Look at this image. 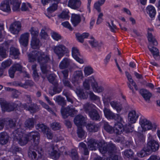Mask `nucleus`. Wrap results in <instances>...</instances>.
Returning a JSON list of instances; mask_svg holds the SVG:
<instances>
[{
    "instance_id": "36",
    "label": "nucleus",
    "mask_w": 160,
    "mask_h": 160,
    "mask_svg": "<svg viewBox=\"0 0 160 160\" xmlns=\"http://www.w3.org/2000/svg\"><path fill=\"white\" fill-rule=\"evenodd\" d=\"M86 127L90 132H96L98 128L94 123H89L86 125Z\"/></svg>"
},
{
    "instance_id": "57",
    "label": "nucleus",
    "mask_w": 160,
    "mask_h": 160,
    "mask_svg": "<svg viewBox=\"0 0 160 160\" xmlns=\"http://www.w3.org/2000/svg\"><path fill=\"white\" fill-rule=\"evenodd\" d=\"M50 126L52 129L54 131L58 130L61 128L60 124L57 122L52 123L51 124Z\"/></svg>"
},
{
    "instance_id": "5",
    "label": "nucleus",
    "mask_w": 160,
    "mask_h": 160,
    "mask_svg": "<svg viewBox=\"0 0 160 160\" xmlns=\"http://www.w3.org/2000/svg\"><path fill=\"white\" fill-rule=\"evenodd\" d=\"M103 112L106 117L108 119H114L117 122H121L122 121V118L118 114H115L108 108H105Z\"/></svg>"
},
{
    "instance_id": "24",
    "label": "nucleus",
    "mask_w": 160,
    "mask_h": 160,
    "mask_svg": "<svg viewBox=\"0 0 160 160\" xmlns=\"http://www.w3.org/2000/svg\"><path fill=\"white\" fill-rule=\"evenodd\" d=\"M123 120L121 122H118L116 123L114 125L113 127V130H114L113 133H116L117 135L120 134L122 132L123 125L122 123Z\"/></svg>"
},
{
    "instance_id": "49",
    "label": "nucleus",
    "mask_w": 160,
    "mask_h": 160,
    "mask_svg": "<svg viewBox=\"0 0 160 160\" xmlns=\"http://www.w3.org/2000/svg\"><path fill=\"white\" fill-rule=\"evenodd\" d=\"M147 147L146 146L144 147L143 149L140 152L137 153L138 156L141 157H143L146 156L148 155V152H150L149 151H148L146 150Z\"/></svg>"
},
{
    "instance_id": "55",
    "label": "nucleus",
    "mask_w": 160,
    "mask_h": 160,
    "mask_svg": "<svg viewBox=\"0 0 160 160\" xmlns=\"http://www.w3.org/2000/svg\"><path fill=\"white\" fill-rule=\"evenodd\" d=\"M29 111L31 113H34L38 111L39 110V108L38 106L36 104H33L31 106L29 107Z\"/></svg>"
},
{
    "instance_id": "3",
    "label": "nucleus",
    "mask_w": 160,
    "mask_h": 160,
    "mask_svg": "<svg viewBox=\"0 0 160 160\" xmlns=\"http://www.w3.org/2000/svg\"><path fill=\"white\" fill-rule=\"evenodd\" d=\"M139 123L142 129V131H145L150 129H153L155 130L156 129V125H152L151 122L147 119L141 118L139 121Z\"/></svg>"
},
{
    "instance_id": "37",
    "label": "nucleus",
    "mask_w": 160,
    "mask_h": 160,
    "mask_svg": "<svg viewBox=\"0 0 160 160\" xmlns=\"http://www.w3.org/2000/svg\"><path fill=\"white\" fill-rule=\"evenodd\" d=\"M70 60L67 58H64L60 62L59 65V67L61 69H63L67 68L68 66Z\"/></svg>"
},
{
    "instance_id": "53",
    "label": "nucleus",
    "mask_w": 160,
    "mask_h": 160,
    "mask_svg": "<svg viewBox=\"0 0 160 160\" xmlns=\"http://www.w3.org/2000/svg\"><path fill=\"white\" fill-rule=\"evenodd\" d=\"M36 128L37 129L44 132L48 128L46 126L43 124H38L36 126Z\"/></svg>"
},
{
    "instance_id": "12",
    "label": "nucleus",
    "mask_w": 160,
    "mask_h": 160,
    "mask_svg": "<svg viewBox=\"0 0 160 160\" xmlns=\"http://www.w3.org/2000/svg\"><path fill=\"white\" fill-rule=\"evenodd\" d=\"M85 80H87L89 83L92 82L91 86L93 90H103L105 89L103 86L98 85V83L95 81L93 76L89 77Z\"/></svg>"
},
{
    "instance_id": "22",
    "label": "nucleus",
    "mask_w": 160,
    "mask_h": 160,
    "mask_svg": "<svg viewBox=\"0 0 160 160\" xmlns=\"http://www.w3.org/2000/svg\"><path fill=\"white\" fill-rule=\"evenodd\" d=\"M138 116L136 114V111L132 110L130 111L128 114V120L131 123H134L138 118Z\"/></svg>"
},
{
    "instance_id": "20",
    "label": "nucleus",
    "mask_w": 160,
    "mask_h": 160,
    "mask_svg": "<svg viewBox=\"0 0 160 160\" xmlns=\"http://www.w3.org/2000/svg\"><path fill=\"white\" fill-rule=\"evenodd\" d=\"M95 108L92 111L89 112L88 114L90 119L95 121H99L100 118V116L98 111Z\"/></svg>"
},
{
    "instance_id": "42",
    "label": "nucleus",
    "mask_w": 160,
    "mask_h": 160,
    "mask_svg": "<svg viewBox=\"0 0 160 160\" xmlns=\"http://www.w3.org/2000/svg\"><path fill=\"white\" fill-rule=\"evenodd\" d=\"M5 121V125L7 127H9L10 128H12L15 127L16 123L12 119H4Z\"/></svg>"
},
{
    "instance_id": "6",
    "label": "nucleus",
    "mask_w": 160,
    "mask_h": 160,
    "mask_svg": "<svg viewBox=\"0 0 160 160\" xmlns=\"http://www.w3.org/2000/svg\"><path fill=\"white\" fill-rule=\"evenodd\" d=\"M0 104L2 109L8 112L13 111L17 107V105L15 103H8L5 100L2 98L0 99Z\"/></svg>"
},
{
    "instance_id": "39",
    "label": "nucleus",
    "mask_w": 160,
    "mask_h": 160,
    "mask_svg": "<svg viewBox=\"0 0 160 160\" xmlns=\"http://www.w3.org/2000/svg\"><path fill=\"white\" fill-rule=\"evenodd\" d=\"M76 93L80 98L86 99L88 97V92L86 91H76Z\"/></svg>"
},
{
    "instance_id": "54",
    "label": "nucleus",
    "mask_w": 160,
    "mask_h": 160,
    "mask_svg": "<svg viewBox=\"0 0 160 160\" xmlns=\"http://www.w3.org/2000/svg\"><path fill=\"white\" fill-rule=\"evenodd\" d=\"M133 127H132L131 125L129 124L126 125L122 128V130L126 133H128L132 132V131Z\"/></svg>"
},
{
    "instance_id": "26",
    "label": "nucleus",
    "mask_w": 160,
    "mask_h": 160,
    "mask_svg": "<svg viewBox=\"0 0 160 160\" xmlns=\"http://www.w3.org/2000/svg\"><path fill=\"white\" fill-rule=\"evenodd\" d=\"M36 123L37 120L35 118H29L26 120L25 122V126L27 128H32L34 127Z\"/></svg>"
},
{
    "instance_id": "17",
    "label": "nucleus",
    "mask_w": 160,
    "mask_h": 160,
    "mask_svg": "<svg viewBox=\"0 0 160 160\" xmlns=\"http://www.w3.org/2000/svg\"><path fill=\"white\" fill-rule=\"evenodd\" d=\"M87 144L90 150H96L99 148V143L97 141L93 138L88 140Z\"/></svg>"
},
{
    "instance_id": "58",
    "label": "nucleus",
    "mask_w": 160,
    "mask_h": 160,
    "mask_svg": "<svg viewBox=\"0 0 160 160\" xmlns=\"http://www.w3.org/2000/svg\"><path fill=\"white\" fill-rule=\"evenodd\" d=\"M16 71H21L22 70V67L19 64L15 63L11 67Z\"/></svg>"
},
{
    "instance_id": "64",
    "label": "nucleus",
    "mask_w": 160,
    "mask_h": 160,
    "mask_svg": "<svg viewBox=\"0 0 160 160\" xmlns=\"http://www.w3.org/2000/svg\"><path fill=\"white\" fill-rule=\"evenodd\" d=\"M52 38L56 41H58L61 39V36L58 33L54 32L52 33Z\"/></svg>"
},
{
    "instance_id": "23",
    "label": "nucleus",
    "mask_w": 160,
    "mask_h": 160,
    "mask_svg": "<svg viewBox=\"0 0 160 160\" xmlns=\"http://www.w3.org/2000/svg\"><path fill=\"white\" fill-rule=\"evenodd\" d=\"M0 9L5 12H10L11 9L9 1L5 0L2 2L0 5Z\"/></svg>"
},
{
    "instance_id": "21",
    "label": "nucleus",
    "mask_w": 160,
    "mask_h": 160,
    "mask_svg": "<svg viewBox=\"0 0 160 160\" xmlns=\"http://www.w3.org/2000/svg\"><path fill=\"white\" fill-rule=\"evenodd\" d=\"M56 75L54 74H51L48 77V79L49 82L54 86V89H53V90H56L55 89H61V88H58V81L56 79Z\"/></svg>"
},
{
    "instance_id": "40",
    "label": "nucleus",
    "mask_w": 160,
    "mask_h": 160,
    "mask_svg": "<svg viewBox=\"0 0 160 160\" xmlns=\"http://www.w3.org/2000/svg\"><path fill=\"white\" fill-rule=\"evenodd\" d=\"M105 0H98L96 2L94 5V8L99 12H101V9L100 7L105 2Z\"/></svg>"
},
{
    "instance_id": "61",
    "label": "nucleus",
    "mask_w": 160,
    "mask_h": 160,
    "mask_svg": "<svg viewBox=\"0 0 160 160\" xmlns=\"http://www.w3.org/2000/svg\"><path fill=\"white\" fill-rule=\"evenodd\" d=\"M30 31L32 36V38H37V37L38 35V32L34 30L33 27H32L30 30Z\"/></svg>"
},
{
    "instance_id": "14",
    "label": "nucleus",
    "mask_w": 160,
    "mask_h": 160,
    "mask_svg": "<svg viewBox=\"0 0 160 160\" xmlns=\"http://www.w3.org/2000/svg\"><path fill=\"white\" fill-rule=\"evenodd\" d=\"M72 57L78 62L83 63L84 62L83 59L80 58L81 55L79 50L76 47H73L72 50Z\"/></svg>"
},
{
    "instance_id": "18",
    "label": "nucleus",
    "mask_w": 160,
    "mask_h": 160,
    "mask_svg": "<svg viewBox=\"0 0 160 160\" xmlns=\"http://www.w3.org/2000/svg\"><path fill=\"white\" fill-rule=\"evenodd\" d=\"M83 78V73L81 70L76 71L74 72L71 78V81L72 83H74L80 79H82Z\"/></svg>"
},
{
    "instance_id": "32",
    "label": "nucleus",
    "mask_w": 160,
    "mask_h": 160,
    "mask_svg": "<svg viewBox=\"0 0 160 160\" xmlns=\"http://www.w3.org/2000/svg\"><path fill=\"white\" fill-rule=\"evenodd\" d=\"M146 12L151 18L154 17L156 14L154 7L151 5H148L147 7Z\"/></svg>"
},
{
    "instance_id": "43",
    "label": "nucleus",
    "mask_w": 160,
    "mask_h": 160,
    "mask_svg": "<svg viewBox=\"0 0 160 160\" xmlns=\"http://www.w3.org/2000/svg\"><path fill=\"white\" fill-rule=\"evenodd\" d=\"M108 145V152L111 153H116L117 152V148L116 146L111 142H110Z\"/></svg>"
},
{
    "instance_id": "35",
    "label": "nucleus",
    "mask_w": 160,
    "mask_h": 160,
    "mask_svg": "<svg viewBox=\"0 0 160 160\" xmlns=\"http://www.w3.org/2000/svg\"><path fill=\"white\" fill-rule=\"evenodd\" d=\"M148 39L149 42H151L154 45H157L158 44V42L155 38L153 37L152 33L150 32L153 30L152 29H148Z\"/></svg>"
},
{
    "instance_id": "44",
    "label": "nucleus",
    "mask_w": 160,
    "mask_h": 160,
    "mask_svg": "<svg viewBox=\"0 0 160 160\" xmlns=\"http://www.w3.org/2000/svg\"><path fill=\"white\" fill-rule=\"evenodd\" d=\"M33 84L34 82L32 80H26L25 83L23 84L21 83H18V85L26 88L27 86H33Z\"/></svg>"
},
{
    "instance_id": "63",
    "label": "nucleus",
    "mask_w": 160,
    "mask_h": 160,
    "mask_svg": "<svg viewBox=\"0 0 160 160\" xmlns=\"http://www.w3.org/2000/svg\"><path fill=\"white\" fill-rule=\"evenodd\" d=\"M124 155L127 157L129 158L131 157L133 154L132 151L131 149L126 150L124 152Z\"/></svg>"
},
{
    "instance_id": "30",
    "label": "nucleus",
    "mask_w": 160,
    "mask_h": 160,
    "mask_svg": "<svg viewBox=\"0 0 160 160\" xmlns=\"http://www.w3.org/2000/svg\"><path fill=\"white\" fill-rule=\"evenodd\" d=\"M96 106L92 103H87L85 104L83 106V109L86 113L89 114V112L96 108Z\"/></svg>"
},
{
    "instance_id": "15",
    "label": "nucleus",
    "mask_w": 160,
    "mask_h": 160,
    "mask_svg": "<svg viewBox=\"0 0 160 160\" xmlns=\"http://www.w3.org/2000/svg\"><path fill=\"white\" fill-rule=\"evenodd\" d=\"M81 3L80 0H69L68 5L72 9L78 10L81 7Z\"/></svg>"
},
{
    "instance_id": "48",
    "label": "nucleus",
    "mask_w": 160,
    "mask_h": 160,
    "mask_svg": "<svg viewBox=\"0 0 160 160\" xmlns=\"http://www.w3.org/2000/svg\"><path fill=\"white\" fill-rule=\"evenodd\" d=\"M104 128L107 132L111 134L113 133V128L110 126L107 122L104 123Z\"/></svg>"
},
{
    "instance_id": "38",
    "label": "nucleus",
    "mask_w": 160,
    "mask_h": 160,
    "mask_svg": "<svg viewBox=\"0 0 160 160\" xmlns=\"http://www.w3.org/2000/svg\"><path fill=\"white\" fill-rule=\"evenodd\" d=\"M55 101L58 105L62 106V108L64 107V106L66 104V101L64 98L60 96L56 97Z\"/></svg>"
},
{
    "instance_id": "19",
    "label": "nucleus",
    "mask_w": 160,
    "mask_h": 160,
    "mask_svg": "<svg viewBox=\"0 0 160 160\" xmlns=\"http://www.w3.org/2000/svg\"><path fill=\"white\" fill-rule=\"evenodd\" d=\"M29 34L26 32L22 34L20 38L19 42L21 45L24 47L27 46L28 42V38Z\"/></svg>"
},
{
    "instance_id": "33",
    "label": "nucleus",
    "mask_w": 160,
    "mask_h": 160,
    "mask_svg": "<svg viewBox=\"0 0 160 160\" xmlns=\"http://www.w3.org/2000/svg\"><path fill=\"white\" fill-rule=\"evenodd\" d=\"M31 47L33 49H38L41 46L39 39L36 38H32L31 42Z\"/></svg>"
},
{
    "instance_id": "11",
    "label": "nucleus",
    "mask_w": 160,
    "mask_h": 160,
    "mask_svg": "<svg viewBox=\"0 0 160 160\" xmlns=\"http://www.w3.org/2000/svg\"><path fill=\"white\" fill-rule=\"evenodd\" d=\"M9 43L8 41L5 42L0 47V56L3 58H6L8 56V50Z\"/></svg>"
},
{
    "instance_id": "7",
    "label": "nucleus",
    "mask_w": 160,
    "mask_h": 160,
    "mask_svg": "<svg viewBox=\"0 0 160 160\" xmlns=\"http://www.w3.org/2000/svg\"><path fill=\"white\" fill-rule=\"evenodd\" d=\"M53 50L54 53L58 56L59 59L68 51V49L62 44L55 46L53 48Z\"/></svg>"
},
{
    "instance_id": "62",
    "label": "nucleus",
    "mask_w": 160,
    "mask_h": 160,
    "mask_svg": "<svg viewBox=\"0 0 160 160\" xmlns=\"http://www.w3.org/2000/svg\"><path fill=\"white\" fill-rule=\"evenodd\" d=\"M71 157L72 160H78V156L75 150H72L71 151Z\"/></svg>"
},
{
    "instance_id": "28",
    "label": "nucleus",
    "mask_w": 160,
    "mask_h": 160,
    "mask_svg": "<svg viewBox=\"0 0 160 160\" xmlns=\"http://www.w3.org/2000/svg\"><path fill=\"white\" fill-rule=\"evenodd\" d=\"M149 50L152 54L155 59L159 58V52L158 49L156 47L152 46L151 44H149L148 46Z\"/></svg>"
},
{
    "instance_id": "50",
    "label": "nucleus",
    "mask_w": 160,
    "mask_h": 160,
    "mask_svg": "<svg viewBox=\"0 0 160 160\" xmlns=\"http://www.w3.org/2000/svg\"><path fill=\"white\" fill-rule=\"evenodd\" d=\"M9 150L10 152H12L13 154H16L17 153L21 152V148L18 146L13 145L10 148Z\"/></svg>"
},
{
    "instance_id": "59",
    "label": "nucleus",
    "mask_w": 160,
    "mask_h": 160,
    "mask_svg": "<svg viewBox=\"0 0 160 160\" xmlns=\"http://www.w3.org/2000/svg\"><path fill=\"white\" fill-rule=\"evenodd\" d=\"M77 133L78 137L82 138L84 136L85 134V132L82 128L81 127H78L77 130Z\"/></svg>"
},
{
    "instance_id": "52",
    "label": "nucleus",
    "mask_w": 160,
    "mask_h": 160,
    "mask_svg": "<svg viewBox=\"0 0 160 160\" xmlns=\"http://www.w3.org/2000/svg\"><path fill=\"white\" fill-rule=\"evenodd\" d=\"M106 25L109 27L110 31L112 32H115L117 27L116 25L114 24L113 21H111V24L109 22H107Z\"/></svg>"
},
{
    "instance_id": "25",
    "label": "nucleus",
    "mask_w": 160,
    "mask_h": 160,
    "mask_svg": "<svg viewBox=\"0 0 160 160\" xmlns=\"http://www.w3.org/2000/svg\"><path fill=\"white\" fill-rule=\"evenodd\" d=\"M71 20L72 24L75 27L78 25L81 21L80 16L79 14H72Z\"/></svg>"
},
{
    "instance_id": "41",
    "label": "nucleus",
    "mask_w": 160,
    "mask_h": 160,
    "mask_svg": "<svg viewBox=\"0 0 160 160\" xmlns=\"http://www.w3.org/2000/svg\"><path fill=\"white\" fill-rule=\"evenodd\" d=\"M10 54L12 55L15 59H17L20 54L19 50L14 47H12L10 48Z\"/></svg>"
},
{
    "instance_id": "8",
    "label": "nucleus",
    "mask_w": 160,
    "mask_h": 160,
    "mask_svg": "<svg viewBox=\"0 0 160 160\" xmlns=\"http://www.w3.org/2000/svg\"><path fill=\"white\" fill-rule=\"evenodd\" d=\"M48 146L47 148V151L51 158L55 159H58L61 154L60 151L55 149L52 144L49 143Z\"/></svg>"
},
{
    "instance_id": "9",
    "label": "nucleus",
    "mask_w": 160,
    "mask_h": 160,
    "mask_svg": "<svg viewBox=\"0 0 160 160\" xmlns=\"http://www.w3.org/2000/svg\"><path fill=\"white\" fill-rule=\"evenodd\" d=\"M146 147L147 151L155 152L158 149L159 146L158 142L151 139L148 141Z\"/></svg>"
},
{
    "instance_id": "47",
    "label": "nucleus",
    "mask_w": 160,
    "mask_h": 160,
    "mask_svg": "<svg viewBox=\"0 0 160 160\" xmlns=\"http://www.w3.org/2000/svg\"><path fill=\"white\" fill-rule=\"evenodd\" d=\"M79 147L80 149H83L84 151V155H87L89 154L88 149L85 143L83 142L80 143L79 144Z\"/></svg>"
},
{
    "instance_id": "1",
    "label": "nucleus",
    "mask_w": 160,
    "mask_h": 160,
    "mask_svg": "<svg viewBox=\"0 0 160 160\" xmlns=\"http://www.w3.org/2000/svg\"><path fill=\"white\" fill-rule=\"evenodd\" d=\"M21 129L18 128L14 131L13 133L14 139L18 142L21 146L27 144L29 139H33L36 145H37L39 142L40 134L37 131L32 132L27 134L21 131Z\"/></svg>"
},
{
    "instance_id": "56",
    "label": "nucleus",
    "mask_w": 160,
    "mask_h": 160,
    "mask_svg": "<svg viewBox=\"0 0 160 160\" xmlns=\"http://www.w3.org/2000/svg\"><path fill=\"white\" fill-rule=\"evenodd\" d=\"M58 8L57 3H53L47 9V12L49 13H52L56 10Z\"/></svg>"
},
{
    "instance_id": "29",
    "label": "nucleus",
    "mask_w": 160,
    "mask_h": 160,
    "mask_svg": "<svg viewBox=\"0 0 160 160\" xmlns=\"http://www.w3.org/2000/svg\"><path fill=\"white\" fill-rule=\"evenodd\" d=\"M9 139V136L7 133L2 132L0 133V144L2 145L6 144Z\"/></svg>"
},
{
    "instance_id": "60",
    "label": "nucleus",
    "mask_w": 160,
    "mask_h": 160,
    "mask_svg": "<svg viewBox=\"0 0 160 160\" xmlns=\"http://www.w3.org/2000/svg\"><path fill=\"white\" fill-rule=\"evenodd\" d=\"M28 7L31 8V5L29 3H23L22 5L21 9L22 11H26L28 10Z\"/></svg>"
},
{
    "instance_id": "10",
    "label": "nucleus",
    "mask_w": 160,
    "mask_h": 160,
    "mask_svg": "<svg viewBox=\"0 0 160 160\" xmlns=\"http://www.w3.org/2000/svg\"><path fill=\"white\" fill-rule=\"evenodd\" d=\"M21 25L20 22L16 21L12 24L9 28L10 32L13 34H17L21 30Z\"/></svg>"
},
{
    "instance_id": "13",
    "label": "nucleus",
    "mask_w": 160,
    "mask_h": 160,
    "mask_svg": "<svg viewBox=\"0 0 160 160\" xmlns=\"http://www.w3.org/2000/svg\"><path fill=\"white\" fill-rule=\"evenodd\" d=\"M86 118L81 114L77 115L74 118L75 124L78 127L84 125L85 122Z\"/></svg>"
},
{
    "instance_id": "45",
    "label": "nucleus",
    "mask_w": 160,
    "mask_h": 160,
    "mask_svg": "<svg viewBox=\"0 0 160 160\" xmlns=\"http://www.w3.org/2000/svg\"><path fill=\"white\" fill-rule=\"evenodd\" d=\"M84 75L85 77H87L93 72L92 68L90 66L86 67L84 70Z\"/></svg>"
},
{
    "instance_id": "27",
    "label": "nucleus",
    "mask_w": 160,
    "mask_h": 160,
    "mask_svg": "<svg viewBox=\"0 0 160 160\" xmlns=\"http://www.w3.org/2000/svg\"><path fill=\"white\" fill-rule=\"evenodd\" d=\"M139 93L146 102L148 103L150 102V98L152 96L150 92L148 91H140Z\"/></svg>"
},
{
    "instance_id": "34",
    "label": "nucleus",
    "mask_w": 160,
    "mask_h": 160,
    "mask_svg": "<svg viewBox=\"0 0 160 160\" xmlns=\"http://www.w3.org/2000/svg\"><path fill=\"white\" fill-rule=\"evenodd\" d=\"M9 1L13 5L12 9L13 11H17L19 9L20 3L18 0H9Z\"/></svg>"
},
{
    "instance_id": "31",
    "label": "nucleus",
    "mask_w": 160,
    "mask_h": 160,
    "mask_svg": "<svg viewBox=\"0 0 160 160\" xmlns=\"http://www.w3.org/2000/svg\"><path fill=\"white\" fill-rule=\"evenodd\" d=\"M99 150L102 154H105L107 152H108V147L107 143L105 142H101L99 144Z\"/></svg>"
},
{
    "instance_id": "2",
    "label": "nucleus",
    "mask_w": 160,
    "mask_h": 160,
    "mask_svg": "<svg viewBox=\"0 0 160 160\" xmlns=\"http://www.w3.org/2000/svg\"><path fill=\"white\" fill-rule=\"evenodd\" d=\"M29 60L30 62H33L37 60L39 63L41 70L44 73L47 72L46 63L49 60L50 58L48 55H45L42 51H34L28 55Z\"/></svg>"
},
{
    "instance_id": "4",
    "label": "nucleus",
    "mask_w": 160,
    "mask_h": 160,
    "mask_svg": "<svg viewBox=\"0 0 160 160\" xmlns=\"http://www.w3.org/2000/svg\"><path fill=\"white\" fill-rule=\"evenodd\" d=\"M61 112L63 118H66L68 116L73 117L74 114L77 113V110L72 106H68L66 108H62Z\"/></svg>"
},
{
    "instance_id": "46",
    "label": "nucleus",
    "mask_w": 160,
    "mask_h": 160,
    "mask_svg": "<svg viewBox=\"0 0 160 160\" xmlns=\"http://www.w3.org/2000/svg\"><path fill=\"white\" fill-rule=\"evenodd\" d=\"M68 13L69 12L68 10H64L61 14L58 15V17L60 18L68 19L69 18Z\"/></svg>"
},
{
    "instance_id": "51",
    "label": "nucleus",
    "mask_w": 160,
    "mask_h": 160,
    "mask_svg": "<svg viewBox=\"0 0 160 160\" xmlns=\"http://www.w3.org/2000/svg\"><path fill=\"white\" fill-rule=\"evenodd\" d=\"M125 73L126 76L130 83L135 87V89H136V87H137L136 85L132 79V77L131 74L127 71H126Z\"/></svg>"
},
{
    "instance_id": "16",
    "label": "nucleus",
    "mask_w": 160,
    "mask_h": 160,
    "mask_svg": "<svg viewBox=\"0 0 160 160\" xmlns=\"http://www.w3.org/2000/svg\"><path fill=\"white\" fill-rule=\"evenodd\" d=\"M36 147L32 145L30 146L28 150V156L32 159L37 160L39 158L38 155H37L35 151H36Z\"/></svg>"
}]
</instances>
